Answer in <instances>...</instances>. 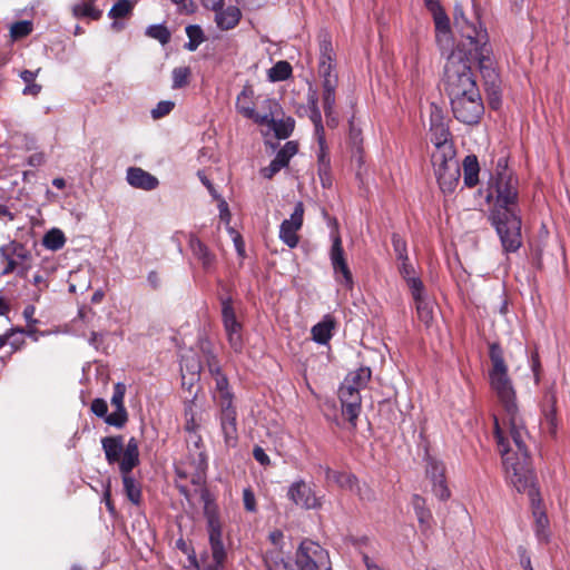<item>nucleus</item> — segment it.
I'll list each match as a JSON object with an SVG mask.
<instances>
[{
	"label": "nucleus",
	"mask_w": 570,
	"mask_h": 570,
	"mask_svg": "<svg viewBox=\"0 0 570 570\" xmlns=\"http://www.w3.org/2000/svg\"><path fill=\"white\" fill-rule=\"evenodd\" d=\"M39 71H40V69H37L36 71L23 70L20 72V78L26 82V86H27L35 81Z\"/></svg>",
	"instance_id": "nucleus-62"
},
{
	"label": "nucleus",
	"mask_w": 570,
	"mask_h": 570,
	"mask_svg": "<svg viewBox=\"0 0 570 570\" xmlns=\"http://www.w3.org/2000/svg\"><path fill=\"white\" fill-rule=\"evenodd\" d=\"M198 176H199L202 183L206 186V188L210 193V195L216 199L219 198L220 196L217 194V191H216L215 187L213 186V184L210 183V180L200 171L198 173Z\"/></svg>",
	"instance_id": "nucleus-61"
},
{
	"label": "nucleus",
	"mask_w": 570,
	"mask_h": 570,
	"mask_svg": "<svg viewBox=\"0 0 570 570\" xmlns=\"http://www.w3.org/2000/svg\"><path fill=\"white\" fill-rule=\"evenodd\" d=\"M435 29L439 33L448 36L450 32V19L443 9L432 14Z\"/></svg>",
	"instance_id": "nucleus-45"
},
{
	"label": "nucleus",
	"mask_w": 570,
	"mask_h": 570,
	"mask_svg": "<svg viewBox=\"0 0 570 570\" xmlns=\"http://www.w3.org/2000/svg\"><path fill=\"white\" fill-rule=\"evenodd\" d=\"M331 263L335 274H342V282L351 288L353 286L352 273L347 266L344 257V249L342 246V239L338 234L333 236V244L330 253Z\"/></svg>",
	"instance_id": "nucleus-19"
},
{
	"label": "nucleus",
	"mask_w": 570,
	"mask_h": 570,
	"mask_svg": "<svg viewBox=\"0 0 570 570\" xmlns=\"http://www.w3.org/2000/svg\"><path fill=\"white\" fill-rule=\"evenodd\" d=\"M451 107L454 117L466 125L478 124L484 112L480 91L476 95H465L451 99Z\"/></svg>",
	"instance_id": "nucleus-10"
},
{
	"label": "nucleus",
	"mask_w": 570,
	"mask_h": 570,
	"mask_svg": "<svg viewBox=\"0 0 570 570\" xmlns=\"http://www.w3.org/2000/svg\"><path fill=\"white\" fill-rule=\"evenodd\" d=\"M217 200H218L219 217L222 220L228 223L229 218H230L228 204L222 197L217 198Z\"/></svg>",
	"instance_id": "nucleus-56"
},
{
	"label": "nucleus",
	"mask_w": 570,
	"mask_h": 570,
	"mask_svg": "<svg viewBox=\"0 0 570 570\" xmlns=\"http://www.w3.org/2000/svg\"><path fill=\"white\" fill-rule=\"evenodd\" d=\"M292 75V66L285 61L281 60L276 62L269 70H268V78L272 81H283L291 77Z\"/></svg>",
	"instance_id": "nucleus-38"
},
{
	"label": "nucleus",
	"mask_w": 570,
	"mask_h": 570,
	"mask_svg": "<svg viewBox=\"0 0 570 570\" xmlns=\"http://www.w3.org/2000/svg\"><path fill=\"white\" fill-rule=\"evenodd\" d=\"M146 35L158 40L161 45H166L170 40L169 30L163 24H151L146 29Z\"/></svg>",
	"instance_id": "nucleus-41"
},
{
	"label": "nucleus",
	"mask_w": 570,
	"mask_h": 570,
	"mask_svg": "<svg viewBox=\"0 0 570 570\" xmlns=\"http://www.w3.org/2000/svg\"><path fill=\"white\" fill-rule=\"evenodd\" d=\"M320 151L317 155V171L324 188L332 186L331 159L326 151L325 139L320 136Z\"/></svg>",
	"instance_id": "nucleus-24"
},
{
	"label": "nucleus",
	"mask_w": 570,
	"mask_h": 570,
	"mask_svg": "<svg viewBox=\"0 0 570 570\" xmlns=\"http://www.w3.org/2000/svg\"><path fill=\"white\" fill-rule=\"evenodd\" d=\"M186 35L189 41L186 43L185 48L189 51H195L198 46L204 41V32L202 28L197 24H190L186 28Z\"/></svg>",
	"instance_id": "nucleus-40"
},
{
	"label": "nucleus",
	"mask_w": 570,
	"mask_h": 570,
	"mask_svg": "<svg viewBox=\"0 0 570 570\" xmlns=\"http://www.w3.org/2000/svg\"><path fill=\"white\" fill-rule=\"evenodd\" d=\"M101 446L107 462L109 464L118 463L120 466L126 450L124 438L121 435L106 436L101 439Z\"/></svg>",
	"instance_id": "nucleus-21"
},
{
	"label": "nucleus",
	"mask_w": 570,
	"mask_h": 570,
	"mask_svg": "<svg viewBox=\"0 0 570 570\" xmlns=\"http://www.w3.org/2000/svg\"><path fill=\"white\" fill-rule=\"evenodd\" d=\"M432 164L439 186L443 193H452L460 178V165L454 156L441 153L432 154Z\"/></svg>",
	"instance_id": "nucleus-7"
},
{
	"label": "nucleus",
	"mask_w": 570,
	"mask_h": 570,
	"mask_svg": "<svg viewBox=\"0 0 570 570\" xmlns=\"http://www.w3.org/2000/svg\"><path fill=\"white\" fill-rule=\"evenodd\" d=\"M240 18V10L235 6H229L215 14V22L220 30H230L238 24Z\"/></svg>",
	"instance_id": "nucleus-26"
},
{
	"label": "nucleus",
	"mask_w": 570,
	"mask_h": 570,
	"mask_svg": "<svg viewBox=\"0 0 570 570\" xmlns=\"http://www.w3.org/2000/svg\"><path fill=\"white\" fill-rule=\"evenodd\" d=\"M254 91L250 87L245 86L236 99V109L244 117L254 120L257 124H268L273 120V114L259 115L254 109Z\"/></svg>",
	"instance_id": "nucleus-17"
},
{
	"label": "nucleus",
	"mask_w": 570,
	"mask_h": 570,
	"mask_svg": "<svg viewBox=\"0 0 570 570\" xmlns=\"http://www.w3.org/2000/svg\"><path fill=\"white\" fill-rule=\"evenodd\" d=\"M412 507L420 523V527L423 532H426L431 529L432 525V513L426 508L425 499L419 494H414L412 497Z\"/></svg>",
	"instance_id": "nucleus-27"
},
{
	"label": "nucleus",
	"mask_w": 570,
	"mask_h": 570,
	"mask_svg": "<svg viewBox=\"0 0 570 570\" xmlns=\"http://www.w3.org/2000/svg\"><path fill=\"white\" fill-rule=\"evenodd\" d=\"M283 154L292 158L298 151V146L295 141H287L282 148Z\"/></svg>",
	"instance_id": "nucleus-60"
},
{
	"label": "nucleus",
	"mask_w": 570,
	"mask_h": 570,
	"mask_svg": "<svg viewBox=\"0 0 570 570\" xmlns=\"http://www.w3.org/2000/svg\"><path fill=\"white\" fill-rule=\"evenodd\" d=\"M206 9L215 11V14L224 8V0H202Z\"/></svg>",
	"instance_id": "nucleus-59"
},
{
	"label": "nucleus",
	"mask_w": 570,
	"mask_h": 570,
	"mask_svg": "<svg viewBox=\"0 0 570 570\" xmlns=\"http://www.w3.org/2000/svg\"><path fill=\"white\" fill-rule=\"evenodd\" d=\"M32 31L31 23L29 21H19L11 26L10 32L14 39L28 36Z\"/></svg>",
	"instance_id": "nucleus-51"
},
{
	"label": "nucleus",
	"mask_w": 570,
	"mask_h": 570,
	"mask_svg": "<svg viewBox=\"0 0 570 570\" xmlns=\"http://www.w3.org/2000/svg\"><path fill=\"white\" fill-rule=\"evenodd\" d=\"M189 248L193 255L202 263L205 269L213 267L215 255L209 248L195 235L190 234L188 238Z\"/></svg>",
	"instance_id": "nucleus-25"
},
{
	"label": "nucleus",
	"mask_w": 570,
	"mask_h": 570,
	"mask_svg": "<svg viewBox=\"0 0 570 570\" xmlns=\"http://www.w3.org/2000/svg\"><path fill=\"white\" fill-rule=\"evenodd\" d=\"M392 245L393 249L396 254L399 261H407V248L406 242L397 234H393L392 236Z\"/></svg>",
	"instance_id": "nucleus-49"
},
{
	"label": "nucleus",
	"mask_w": 570,
	"mask_h": 570,
	"mask_svg": "<svg viewBox=\"0 0 570 570\" xmlns=\"http://www.w3.org/2000/svg\"><path fill=\"white\" fill-rule=\"evenodd\" d=\"M532 513L534 518V532L540 542L547 543L550 539L549 520L546 512L541 508V499L538 495L534 503L532 501Z\"/></svg>",
	"instance_id": "nucleus-22"
},
{
	"label": "nucleus",
	"mask_w": 570,
	"mask_h": 570,
	"mask_svg": "<svg viewBox=\"0 0 570 570\" xmlns=\"http://www.w3.org/2000/svg\"><path fill=\"white\" fill-rule=\"evenodd\" d=\"M209 370L215 380L214 399L220 409L219 421L224 441L226 446L234 448L238 440L237 413L233 406V396L228 390V381L218 366L210 364Z\"/></svg>",
	"instance_id": "nucleus-5"
},
{
	"label": "nucleus",
	"mask_w": 570,
	"mask_h": 570,
	"mask_svg": "<svg viewBox=\"0 0 570 570\" xmlns=\"http://www.w3.org/2000/svg\"><path fill=\"white\" fill-rule=\"evenodd\" d=\"M0 254L7 262L2 275H8L17 271L20 277H27L31 267L32 256L24 245L18 242H11L0 248Z\"/></svg>",
	"instance_id": "nucleus-8"
},
{
	"label": "nucleus",
	"mask_w": 570,
	"mask_h": 570,
	"mask_svg": "<svg viewBox=\"0 0 570 570\" xmlns=\"http://www.w3.org/2000/svg\"><path fill=\"white\" fill-rule=\"evenodd\" d=\"M338 397L341 403H362V397L358 391L350 386H340Z\"/></svg>",
	"instance_id": "nucleus-46"
},
{
	"label": "nucleus",
	"mask_w": 570,
	"mask_h": 570,
	"mask_svg": "<svg viewBox=\"0 0 570 570\" xmlns=\"http://www.w3.org/2000/svg\"><path fill=\"white\" fill-rule=\"evenodd\" d=\"M266 125L275 131V135L277 138L285 139L294 130L295 121L291 117L286 118L285 120H279V121H276L273 118V120Z\"/></svg>",
	"instance_id": "nucleus-37"
},
{
	"label": "nucleus",
	"mask_w": 570,
	"mask_h": 570,
	"mask_svg": "<svg viewBox=\"0 0 570 570\" xmlns=\"http://www.w3.org/2000/svg\"><path fill=\"white\" fill-rule=\"evenodd\" d=\"M401 266L399 267V271L406 282L411 293H417L419 289H423L424 285L422 281L415 276L414 267L410 264L407 261H401Z\"/></svg>",
	"instance_id": "nucleus-32"
},
{
	"label": "nucleus",
	"mask_w": 570,
	"mask_h": 570,
	"mask_svg": "<svg viewBox=\"0 0 570 570\" xmlns=\"http://www.w3.org/2000/svg\"><path fill=\"white\" fill-rule=\"evenodd\" d=\"M283 167L277 163V160L273 159L272 163L263 168L261 170L262 175L267 178V179H271L275 174H277Z\"/></svg>",
	"instance_id": "nucleus-55"
},
{
	"label": "nucleus",
	"mask_w": 570,
	"mask_h": 570,
	"mask_svg": "<svg viewBox=\"0 0 570 570\" xmlns=\"http://www.w3.org/2000/svg\"><path fill=\"white\" fill-rule=\"evenodd\" d=\"M253 455L257 462H259L262 465H268L269 464V458L265 453V451L261 446H255L253 450Z\"/></svg>",
	"instance_id": "nucleus-58"
},
{
	"label": "nucleus",
	"mask_w": 570,
	"mask_h": 570,
	"mask_svg": "<svg viewBox=\"0 0 570 570\" xmlns=\"http://www.w3.org/2000/svg\"><path fill=\"white\" fill-rule=\"evenodd\" d=\"M91 411L99 417H106L108 412V406L105 400L95 399L91 402Z\"/></svg>",
	"instance_id": "nucleus-53"
},
{
	"label": "nucleus",
	"mask_w": 570,
	"mask_h": 570,
	"mask_svg": "<svg viewBox=\"0 0 570 570\" xmlns=\"http://www.w3.org/2000/svg\"><path fill=\"white\" fill-rule=\"evenodd\" d=\"M132 2L130 0H118L110 9L109 17L112 19L124 18L132 10Z\"/></svg>",
	"instance_id": "nucleus-42"
},
{
	"label": "nucleus",
	"mask_w": 570,
	"mask_h": 570,
	"mask_svg": "<svg viewBox=\"0 0 570 570\" xmlns=\"http://www.w3.org/2000/svg\"><path fill=\"white\" fill-rule=\"evenodd\" d=\"M126 179L130 186L144 190H153L159 184L155 176L139 167H129Z\"/></svg>",
	"instance_id": "nucleus-20"
},
{
	"label": "nucleus",
	"mask_w": 570,
	"mask_h": 570,
	"mask_svg": "<svg viewBox=\"0 0 570 570\" xmlns=\"http://www.w3.org/2000/svg\"><path fill=\"white\" fill-rule=\"evenodd\" d=\"M311 115L309 118L315 126V132L317 135V139L320 140V136L324 137V128L322 125V115L320 108L309 109Z\"/></svg>",
	"instance_id": "nucleus-52"
},
{
	"label": "nucleus",
	"mask_w": 570,
	"mask_h": 570,
	"mask_svg": "<svg viewBox=\"0 0 570 570\" xmlns=\"http://www.w3.org/2000/svg\"><path fill=\"white\" fill-rule=\"evenodd\" d=\"M372 371L370 367H360L356 371L350 372L345 377L342 386L354 387L356 391L364 389L370 382Z\"/></svg>",
	"instance_id": "nucleus-30"
},
{
	"label": "nucleus",
	"mask_w": 570,
	"mask_h": 570,
	"mask_svg": "<svg viewBox=\"0 0 570 570\" xmlns=\"http://www.w3.org/2000/svg\"><path fill=\"white\" fill-rule=\"evenodd\" d=\"M335 327V321L332 316L326 315L320 323L314 325L311 330L313 340L318 344H326Z\"/></svg>",
	"instance_id": "nucleus-28"
},
{
	"label": "nucleus",
	"mask_w": 570,
	"mask_h": 570,
	"mask_svg": "<svg viewBox=\"0 0 570 570\" xmlns=\"http://www.w3.org/2000/svg\"><path fill=\"white\" fill-rule=\"evenodd\" d=\"M65 243V234L58 228H52L47 232L42 239V245L50 250H58L62 248Z\"/></svg>",
	"instance_id": "nucleus-36"
},
{
	"label": "nucleus",
	"mask_w": 570,
	"mask_h": 570,
	"mask_svg": "<svg viewBox=\"0 0 570 570\" xmlns=\"http://www.w3.org/2000/svg\"><path fill=\"white\" fill-rule=\"evenodd\" d=\"M190 76V69L188 67H177L173 70V88L178 89L187 86L188 78Z\"/></svg>",
	"instance_id": "nucleus-43"
},
{
	"label": "nucleus",
	"mask_w": 570,
	"mask_h": 570,
	"mask_svg": "<svg viewBox=\"0 0 570 570\" xmlns=\"http://www.w3.org/2000/svg\"><path fill=\"white\" fill-rule=\"evenodd\" d=\"M323 87V107L325 111V116L327 117L328 121H334V118H332L333 115V108L335 106V89L337 85H333V80L322 81Z\"/></svg>",
	"instance_id": "nucleus-34"
},
{
	"label": "nucleus",
	"mask_w": 570,
	"mask_h": 570,
	"mask_svg": "<svg viewBox=\"0 0 570 570\" xmlns=\"http://www.w3.org/2000/svg\"><path fill=\"white\" fill-rule=\"evenodd\" d=\"M325 478L328 482H333L342 489L352 490L356 484V478L353 474L335 471L330 468L325 470Z\"/></svg>",
	"instance_id": "nucleus-33"
},
{
	"label": "nucleus",
	"mask_w": 570,
	"mask_h": 570,
	"mask_svg": "<svg viewBox=\"0 0 570 570\" xmlns=\"http://www.w3.org/2000/svg\"><path fill=\"white\" fill-rule=\"evenodd\" d=\"M139 464L138 441L130 438L126 444L124 458L120 462V472L122 475L124 489L127 498L134 503L139 504L141 490L136 481L129 475L134 468Z\"/></svg>",
	"instance_id": "nucleus-6"
},
{
	"label": "nucleus",
	"mask_w": 570,
	"mask_h": 570,
	"mask_svg": "<svg viewBox=\"0 0 570 570\" xmlns=\"http://www.w3.org/2000/svg\"><path fill=\"white\" fill-rule=\"evenodd\" d=\"M243 501H244V507L247 511H249V512L256 511L255 495L252 490H249V489L244 490Z\"/></svg>",
	"instance_id": "nucleus-54"
},
{
	"label": "nucleus",
	"mask_w": 570,
	"mask_h": 570,
	"mask_svg": "<svg viewBox=\"0 0 570 570\" xmlns=\"http://www.w3.org/2000/svg\"><path fill=\"white\" fill-rule=\"evenodd\" d=\"M32 283H33V285H36L39 288L38 293L35 294L33 299L39 301L40 293L42 292V289L47 288L48 284H47L46 279L43 278V276L40 274H37L33 276Z\"/></svg>",
	"instance_id": "nucleus-57"
},
{
	"label": "nucleus",
	"mask_w": 570,
	"mask_h": 570,
	"mask_svg": "<svg viewBox=\"0 0 570 570\" xmlns=\"http://www.w3.org/2000/svg\"><path fill=\"white\" fill-rule=\"evenodd\" d=\"M413 296V299L415 302L416 313L417 317L421 322H423L426 326H429L434 316V304L433 302L428 298L425 295V291L419 289L417 293H411Z\"/></svg>",
	"instance_id": "nucleus-23"
},
{
	"label": "nucleus",
	"mask_w": 570,
	"mask_h": 570,
	"mask_svg": "<svg viewBox=\"0 0 570 570\" xmlns=\"http://www.w3.org/2000/svg\"><path fill=\"white\" fill-rule=\"evenodd\" d=\"M128 420V414L126 409H116L110 414H108L105 417V422L109 425L116 426V428H122Z\"/></svg>",
	"instance_id": "nucleus-47"
},
{
	"label": "nucleus",
	"mask_w": 570,
	"mask_h": 570,
	"mask_svg": "<svg viewBox=\"0 0 570 570\" xmlns=\"http://www.w3.org/2000/svg\"><path fill=\"white\" fill-rule=\"evenodd\" d=\"M126 394V385L121 382H118L114 386V393L110 400V403L116 409H126L124 405V399Z\"/></svg>",
	"instance_id": "nucleus-50"
},
{
	"label": "nucleus",
	"mask_w": 570,
	"mask_h": 570,
	"mask_svg": "<svg viewBox=\"0 0 570 570\" xmlns=\"http://www.w3.org/2000/svg\"><path fill=\"white\" fill-rule=\"evenodd\" d=\"M547 406L543 409L544 421L548 426V432L556 436L558 430V419H557V396L551 391L546 395Z\"/></svg>",
	"instance_id": "nucleus-29"
},
{
	"label": "nucleus",
	"mask_w": 570,
	"mask_h": 570,
	"mask_svg": "<svg viewBox=\"0 0 570 570\" xmlns=\"http://www.w3.org/2000/svg\"><path fill=\"white\" fill-rule=\"evenodd\" d=\"M304 206L303 203L298 202L294 208L289 219H285L281 224L279 238L291 248H294L298 244L297 232L303 225Z\"/></svg>",
	"instance_id": "nucleus-16"
},
{
	"label": "nucleus",
	"mask_w": 570,
	"mask_h": 570,
	"mask_svg": "<svg viewBox=\"0 0 570 570\" xmlns=\"http://www.w3.org/2000/svg\"><path fill=\"white\" fill-rule=\"evenodd\" d=\"M205 514L208 524L209 543L214 563L223 566L226 559V551L222 540V524L214 509L206 508Z\"/></svg>",
	"instance_id": "nucleus-12"
},
{
	"label": "nucleus",
	"mask_w": 570,
	"mask_h": 570,
	"mask_svg": "<svg viewBox=\"0 0 570 570\" xmlns=\"http://www.w3.org/2000/svg\"><path fill=\"white\" fill-rule=\"evenodd\" d=\"M175 102L171 100H161L159 101L154 109H151L150 114L153 119H160L170 114L174 109Z\"/></svg>",
	"instance_id": "nucleus-48"
},
{
	"label": "nucleus",
	"mask_w": 570,
	"mask_h": 570,
	"mask_svg": "<svg viewBox=\"0 0 570 570\" xmlns=\"http://www.w3.org/2000/svg\"><path fill=\"white\" fill-rule=\"evenodd\" d=\"M222 316L224 328L230 347L235 352L243 348L242 324L237 321L230 299H224L222 303Z\"/></svg>",
	"instance_id": "nucleus-13"
},
{
	"label": "nucleus",
	"mask_w": 570,
	"mask_h": 570,
	"mask_svg": "<svg viewBox=\"0 0 570 570\" xmlns=\"http://www.w3.org/2000/svg\"><path fill=\"white\" fill-rule=\"evenodd\" d=\"M479 161L476 156L469 155L463 160V179L465 186L472 188L479 183Z\"/></svg>",
	"instance_id": "nucleus-31"
},
{
	"label": "nucleus",
	"mask_w": 570,
	"mask_h": 570,
	"mask_svg": "<svg viewBox=\"0 0 570 570\" xmlns=\"http://www.w3.org/2000/svg\"><path fill=\"white\" fill-rule=\"evenodd\" d=\"M362 132L360 129L355 128L354 126H351L350 135H348V142L352 150V157L354 160L358 163V165H362L363 163V149H362Z\"/></svg>",
	"instance_id": "nucleus-35"
},
{
	"label": "nucleus",
	"mask_w": 570,
	"mask_h": 570,
	"mask_svg": "<svg viewBox=\"0 0 570 570\" xmlns=\"http://www.w3.org/2000/svg\"><path fill=\"white\" fill-rule=\"evenodd\" d=\"M35 313H36V307L33 305H28L23 309V316H24L26 321L28 322V324H32V325L37 324V320L33 318Z\"/></svg>",
	"instance_id": "nucleus-63"
},
{
	"label": "nucleus",
	"mask_w": 570,
	"mask_h": 570,
	"mask_svg": "<svg viewBox=\"0 0 570 570\" xmlns=\"http://www.w3.org/2000/svg\"><path fill=\"white\" fill-rule=\"evenodd\" d=\"M72 12L77 18L88 17L92 20H98L101 17V10L94 7V4L89 1H82L77 3L72 8Z\"/></svg>",
	"instance_id": "nucleus-39"
},
{
	"label": "nucleus",
	"mask_w": 570,
	"mask_h": 570,
	"mask_svg": "<svg viewBox=\"0 0 570 570\" xmlns=\"http://www.w3.org/2000/svg\"><path fill=\"white\" fill-rule=\"evenodd\" d=\"M490 384L503 407L502 416H495L494 421L498 420L504 430L512 429L515 439L520 441L525 435V423L515 403V393L508 375L502 348L495 343L490 345Z\"/></svg>",
	"instance_id": "nucleus-4"
},
{
	"label": "nucleus",
	"mask_w": 570,
	"mask_h": 570,
	"mask_svg": "<svg viewBox=\"0 0 570 570\" xmlns=\"http://www.w3.org/2000/svg\"><path fill=\"white\" fill-rule=\"evenodd\" d=\"M268 570H295L293 566L284 562L283 560L274 561L267 566Z\"/></svg>",
	"instance_id": "nucleus-64"
},
{
	"label": "nucleus",
	"mask_w": 570,
	"mask_h": 570,
	"mask_svg": "<svg viewBox=\"0 0 570 570\" xmlns=\"http://www.w3.org/2000/svg\"><path fill=\"white\" fill-rule=\"evenodd\" d=\"M342 414L347 419L353 428L356 426V420L361 413L362 403H341Z\"/></svg>",
	"instance_id": "nucleus-44"
},
{
	"label": "nucleus",
	"mask_w": 570,
	"mask_h": 570,
	"mask_svg": "<svg viewBox=\"0 0 570 570\" xmlns=\"http://www.w3.org/2000/svg\"><path fill=\"white\" fill-rule=\"evenodd\" d=\"M334 56L330 37L326 35L322 36L320 39L318 75L323 81L333 80V85H337V76L332 73Z\"/></svg>",
	"instance_id": "nucleus-18"
},
{
	"label": "nucleus",
	"mask_w": 570,
	"mask_h": 570,
	"mask_svg": "<svg viewBox=\"0 0 570 570\" xmlns=\"http://www.w3.org/2000/svg\"><path fill=\"white\" fill-rule=\"evenodd\" d=\"M299 570H331L328 553L318 543L306 540L296 553Z\"/></svg>",
	"instance_id": "nucleus-9"
},
{
	"label": "nucleus",
	"mask_w": 570,
	"mask_h": 570,
	"mask_svg": "<svg viewBox=\"0 0 570 570\" xmlns=\"http://www.w3.org/2000/svg\"><path fill=\"white\" fill-rule=\"evenodd\" d=\"M494 436L502 456L507 482L518 492L527 493L530 501L534 503L539 492L535 488V478L527 446L528 430L525 429V435L519 442L512 429L504 430L495 420Z\"/></svg>",
	"instance_id": "nucleus-3"
},
{
	"label": "nucleus",
	"mask_w": 570,
	"mask_h": 570,
	"mask_svg": "<svg viewBox=\"0 0 570 570\" xmlns=\"http://www.w3.org/2000/svg\"><path fill=\"white\" fill-rule=\"evenodd\" d=\"M430 131L431 140L436 148L434 153L454 156V149L452 144L449 141V128L444 124L443 116L436 107H433V110L431 111Z\"/></svg>",
	"instance_id": "nucleus-11"
},
{
	"label": "nucleus",
	"mask_w": 570,
	"mask_h": 570,
	"mask_svg": "<svg viewBox=\"0 0 570 570\" xmlns=\"http://www.w3.org/2000/svg\"><path fill=\"white\" fill-rule=\"evenodd\" d=\"M287 495L293 503L299 508L311 510L321 507V502L316 497L311 484L304 480L295 481L288 488Z\"/></svg>",
	"instance_id": "nucleus-15"
},
{
	"label": "nucleus",
	"mask_w": 570,
	"mask_h": 570,
	"mask_svg": "<svg viewBox=\"0 0 570 570\" xmlns=\"http://www.w3.org/2000/svg\"><path fill=\"white\" fill-rule=\"evenodd\" d=\"M425 461V472L426 476L432 482L433 493L442 501L448 500L451 495V492L446 485L445 468L443 462L431 455H428Z\"/></svg>",
	"instance_id": "nucleus-14"
},
{
	"label": "nucleus",
	"mask_w": 570,
	"mask_h": 570,
	"mask_svg": "<svg viewBox=\"0 0 570 570\" xmlns=\"http://www.w3.org/2000/svg\"><path fill=\"white\" fill-rule=\"evenodd\" d=\"M487 199H494L489 219L494 226L503 250L513 253L522 244L521 217L518 212L519 180L508 168V160L502 157L498 160L492 176Z\"/></svg>",
	"instance_id": "nucleus-2"
},
{
	"label": "nucleus",
	"mask_w": 570,
	"mask_h": 570,
	"mask_svg": "<svg viewBox=\"0 0 570 570\" xmlns=\"http://www.w3.org/2000/svg\"><path fill=\"white\" fill-rule=\"evenodd\" d=\"M453 21L462 39L458 48L450 53L444 66V83L450 100L465 95H476L480 91L469 63V60H475L490 105L497 107L500 102L501 79L495 68L487 30L482 28L478 18L469 19L459 3L454 6Z\"/></svg>",
	"instance_id": "nucleus-1"
}]
</instances>
